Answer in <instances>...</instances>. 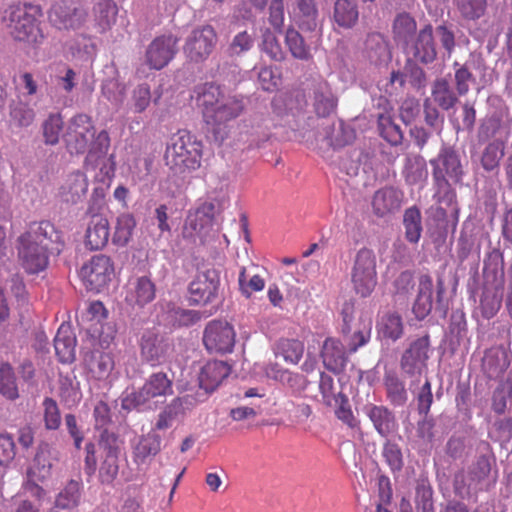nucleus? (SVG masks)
Here are the masks:
<instances>
[{"label":"nucleus","instance_id":"nucleus-1","mask_svg":"<svg viewBox=\"0 0 512 512\" xmlns=\"http://www.w3.org/2000/svg\"><path fill=\"white\" fill-rule=\"evenodd\" d=\"M17 242L19 259L29 274L44 271L50 256H58L65 246L62 232L47 220L31 223Z\"/></svg>","mask_w":512,"mask_h":512},{"label":"nucleus","instance_id":"nucleus-2","mask_svg":"<svg viewBox=\"0 0 512 512\" xmlns=\"http://www.w3.org/2000/svg\"><path fill=\"white\" fill-rule=\"evenodd\" d=\"M393 40L405 57L429 66L438 59V47L431 23L419 29L415 18L409 12L398 13L392 23Z\"/></svg>","mask_w":512,"mask_h":512},{"label":"nucleus","instance_id":"nucleus-3","mask_svg":"<svg viewBox=\"0 0 512 512\" xmlns=\"http://www.w3.org/2000/svg\"><path fill=\"white\" fill-rule=\"evenodd\" d=\"M451 277L444 273L438 274L434 288L432 277L423 274L419 278L418 291L412 305V313L418 321L433 314L437 318H445L449 310L448 285Z\"/></svg>","mask_w":512,"mask_h":512},{"label":"nucleus","instance_id":"nucleus-4","mask_svg":"<svg viewBox=\"0 0 512 512\" xmlns=\"http://www.w3.org/2000/svg\"><path fill=\"white\" fill-rule=\"evenodd\" d=\"M221 269L213 265L197 266L187 286L186 298L190 306L208 307L217 311L225 299Z\"/></svg>","mask_w":512,"mask_h":512},{"label":"nucleus","instance_id":"nucleus-5","mask_svg":"<svg viewBox=\"0 0 512 512\" xmlns=\"http://www.w3.org/2000/svg\"><path fill=\"white\" fill-rule=\"evenodd\" d=\"M43 11L40 5L18 3L10 5L6 10L3 21L15 41L37 46L44 40L40 28Z\"/></svg>","mask_w":512,"mask_h":512},{"label":"nucleus","instance_id":"nucleus-6","mask_svg":"<svg viewBox=\"0 0 512 512\" xmlns=\"http://www.w3.org/2000/svg\"><path fill=\"white\" fill-rule=\"evenodd\" d=\"M202 152V141L190 131L180 130L167 145L164 159L175 175H185L201 167Z\"/></svg>","mask_w":512,"mask_h":512},{"label":"nucleus","instance_id":"nucleus-7","mask_svg":"<svg viewBox=\"0 0 512 512\" xmlns=\"http://www.w3.org/2000/svg\"><path fill=\"white\" fill-rule=\"evenodd\" d=\"M173 375L154 372L145 380L142 387L127 392L121 399V407L127 412H147L153 410L152 399L173 394Z\"/></svg>","mask_w":512,"mask_h":512},{"label":"nucleus","instance_id":"nucleus-8","mask_svg":"<svg viewBox=\"0 0 512 512\" xmlns=\"http://www.w3.org/2000/svg\"><path fill=\"white\" fill-rule=\"evenodd\" d=\"M56 461H58V451L47 441H40L32 462L26 470L24 490L38 500L43 499L46 491L40 484L51 479L52 468Z\"/></svg>","mask_w":512,"mask_h":512},{"label":"nucleus","instance_id":"nucleus-9","mask_svg":"<svg viewBox=\"0 0 512 512\" xmlns=\"http://www.w3.org/2000/svg\"><path fill=\"white\" fill-rule=\"evenodd\" d=\"M123 440L108 429H102L98 439L100 466L98 478L101 484L112 485L119 474L120 458L124 456Z\"/></svg>","mask_w":512,"mask_h":512},{"label":"nucleus","instance_id":"nucleus-10","mask_svg":"<svg viewBox=\"0 0 512 512\" xmlns=\"http://www.w3.org/2000/svg\"><path fill=\"white\" fill-rule=\"evenodd\" d=\"M432 179H447L454 184H463L468 161L455 146L442 144L437 155L429 160Z\"/></svg>","mask_w":512,"mask_h":512},{"label":"nucleus","instance_id":"nucleus-11","mask_svg":"<svg viewBox=\"0 0 512 512\" xmlns=\"http://www.w3.org/2000/svg\"><path fill=\"white\" fill-rule=\"evenodd\" d=\"M96 127L87 114H76L69 121L63 133V142L71 156L84 155L94 137Z\"/></svg>","mask_w":512,"mask_h":512},{"label":"nucleus","instance_id":"nucleus-12","mask_svg":"<svg viewBox=\"0 0 512 512\" xmlns=\"http://www.w3.org/2000/svg\"><path fill=\"white\" fill-rule=\"evenodd\" d=\"M351 281L357 295L366 298L372 294L377 285L376 257L372 250L361 248L357 252Z\"/></svg>","mask_w":512,"mask_h":512},{"label":"nucleus","instance_id":"nucleus-13","mask_svg":"<svg viewBox=\"0 0 512 512\" xmlns=\"http://www.w3.org/2000/svg\"><path fill=\"white\" fill-rule=\"evenodd\" d=\"M217 43L218 35L213 26H198L185 39L183 53L189 63L202 64L213 53Z\"/></svg>","mask_w":512,"mask_h":512},{"label":"nucleus","instance_id":"nucleus-14","mask_svg":"<svg viewBox=\"0 0 512 512\" xmlns=\"http://www.w3.org/2000/svg\"><path fill=\"white\" fill-rule=\"evenodd\" d=\"M138 346L142 362L156 367L164 364L173 351V340L156 329L142 332Z\"/></svg>","mask_w":512,"mask_h":512},{"label":"nucleus","instance_id":"nucleus-15","mask_svg":"<svg viewBox=\"0 0 512 512\" xmlns=\"http://www.w3.org/2000/svg\"><path fill=\"white\" fill-rule=\"evenodd\" d=\"M428 333L408 339L407 347L400 358V368L408 377H419L427 368L430 352Z\"/></svg>","mask_w":512,"mask_h":512},{"label":"nucleus","instance_id":"nucleus-16","mask_svg":"<svg viewBox=\"0 0 512 512\" xmlns=\"http://www.w3.org/2000/svg\"><path fill=\"white\" fill-rule=\"evenodd\" d=\"M114 275L111 258L104 254L94 255L80 270V277L87 291L99 293L105 289Z\"/></svg>","mask_w":512,"mask_h":512},{"label":"nucleus","instance_id":"nucleus-17","mask_svg":"<svg viewBox=\"0 0 512 512\" xmlns=\"http://www.w3.org/2000/svg\"><path fill=\"white\" fill-rule=\"evenodd\" d=\"M87 17V11L77 0H58L48 11L50 23L59 30L80 28Z\"/></svg>","mask_w":512,"mask_h":512},{"label":"nucleus","instance_id":"nucleus-18","mask_svg":"<svg viewBox=\"0 0 512 512\" xmlns=\"http://www.w3.org/2000/svg\"><path fill=\"white\" fill-rule=\"evenodd\" d=\"M477 455L468 469V477L471 483L483 485L488 482L493 484L497 480L496 456L489 442L481 440L476 447Z\"/></svg>","mask_w":512,"mask_h":512},{"label":"nucleus","instance_id":"nucleus-19","mask_svg":"<svg viewBox=\"0 0 512 512\" xmlns=\"http://www.w3.org/2000/svg\"><path fill=\"white\" fill-rule=\"evenodd\" d=\"M235 336L233 326L227 321L212 320L204 328L203 344L209 353H231L235 345Z\"/></svg>","mask_w":512,"mask_h":512},{"label":"nucleus","instance_id":"nucleus-20","mask_svg":"<svg viewBox=\"0 0 512 512\" xmlns=\"http://www.w3.org/2000/svg\"><path fill=\"white\" fill-rule=\"evenodd\" d=\"M179 40V37L172 33L157 36L146 49V64L155 70L166 67L178 52Z\"/></svg>","mask_w":512,"mask_h":512},{"label":"nucleus","instance_id":"nucleus-21","mask_svg":"<svg viewBox=\"0 0 512 512\" xmlns=\"http://www.w3.org/2000/svg\"><path fill=\"white\" fill-rule=\"evenodd\" d=\"M231 367L224 361H209L198 375L199 389L196 393V402L204 401L209 394L214 392L221 382L229 376Z\"/></svg>","mask_w":512,"mask_h":512},{"label":"nucleus","instance_id":"nucleus-22","mask_svg":"<svg viewBox=\"0 0 512 512\" xmlns=\"http://www.w3.org/2000/svg\"><path fill=\"white\" fill-rule=\"evenodd\" d=\"M225 208L224 198H208L199 203L194 210H190L186 217V225L194 232L201 233L212 227L215 217Z\"/></svg>","mask_w":512,"mask_h":512},{"label":"nucleus","instance_id":"nucleus-23","mask_svg":"<svg viewBox=\"0 0 512 512\" xmlns=\"http://www.w3.org/2000/svg\"><path fill=\"white\" fill-rule=\"evenodd\" d=\"M504 254L499 248L488 251L483 260V284L503 291L505 286Z\"/></svg>","mask_w":512,"mask_h":512},{"label":"nucleus","instance_id":"nucleus-24","mask_svg":"<svg viewBox=\"0 0 512 512\" xmlns=\"http://www.w3.org/2000/svg\"><path fill=\"white\" fill-rule=\"evenodd\" d=\"M223 91L215 82H204L195 85L192 89L191 99L195 100L196 106L200 109L204 122L211 117L217 104L223 98Z\"/></svg>","mask_w":512,"mask_h":512},{"label":"nucleus","instance_id":"nucleus-25","mask_svg":"<svg viewBox=\"0 0 512 512\" xmlns=\"http://www.w3.org/2000/svg\"><path fill=\"white\" fill-rule=\"evenodd\" d=\"M348 353V350L339 339L327 337L322 344L320 356L327 370L334 374H340L346 368Z\"/></svg>","mask_w":512,"mask_h":512},{"label":"nucleus","instance_id":"nucleus-26","mask_svg":"<svg viewBox=\"0 0 512 512\" xmlns=\"http://www.w3.org/2000/svg\"><path fill=\"white\" fill-rule=\"evenodd\" d=\"M364 414L372 422L376 432L383 438H388L398 428L395 413L387 406L368 403L363 407Z\"/></svg>","mask_w":512,"mask_h":512},{"label":"nucleus","instance_id":"nucleus-27","mask_svg":"<svg viewBox=\"0 0 512 512\" xmlns=\"http://www.w3.org/2000/svg\"><path fill=\"white\" fill-rule=\"evenodd\" d=\"M317 137L326 141L327 145L333 149H340L353 143L356 131L351 125L339 119L319 130Z\"/></svg>","mask_w":512,"mask_h":512},{"label":"nucleus","instance_id":"nucleus-28","mask_svg":"<svg viewBox=\"0 0 512 512\" xmlns=\"http://www.w3.org/2000/svg\"><path fill=\"white\" fill-rule=\"evenodd\" d=\"M312 94L313 110L319 118H329L336 113L338 98L327 81L323 79L315 81Z\"/></svg>","mask_w":512,"mask_h":512},{"label":"nucleus","instance_id":"nucleus-29","mask_svg":"<svg viewBox=\"0 0 512 512\" xmlns=\"http://www.w3.org/2000/svg\"><path fill=\"white\" fill-rule=\"evenodd\" d=\"M202 312L184 309L172 302H168L163 313L158 316L159 322L169 329L190 327L202 319Z\"/></svg>","mask_w":512,"mask_h":512},{"label":"nucleus","instance_id":"nucleus-30","mask_svg":"<svg viewBox=\"0 0 512 512\" xmlns=\"http://www.w3.org/2000/svg\"><path fill=\"white\" fill-rule=\"evenodd\" d=\"M466 316L463 310H453L444 336L446 349L453 355L468 339Z\"/></svg>","mask_w":512,"mask_h":512},{"label":"nucleus","instance_id":"nucleus-31","mask_svg":"<svg viewBox=\"0 0 512 512\" xmlns=\"http://www.w3.org/2000/svg\"><path fill=\"white\" fill-rule=\"evenodd\" d=\"M156 297V285L149 276H137L129 280L126 300L143 308Z\"/></svg>","mask_w":512,"mask_h":512},{"label":"nucleus","instance_id":"nucleus-32","mask_svg":"<svg viewBox=\"0 0 512 512\" xmlns=\"http://www.w3.org/2000/svg\"><path fill=\"white\" fill-rule=\"evenodd\" d=\"M88 191L86 175L77 170L70 173L59 188V197L62 202L75 205L81 202Z\"/></svg>","mask_w":512,"mask_h":512},{"label":"nucleus","instance_id":"nucleus-33","mask_svg":"<svg viewBox=\"0 0 512 512\" xmlns=\"http://www.w3.org/2000/svg\"><path fill=\"white\" fill-rule=\"evenodd\" d=\"M377 339L387 345L393 344L404 335V323L397 312H387L376 322Z\"/></svg>","mask_w":512,"mask_h":512},{"label":"nucleus","instance_id":"nucleus-34","mask_svg":"<svg viewBox=\"0 0 512 512\" xmlns=\"http://www.w3.org/2000/svg\"><path fill=\"white\" fill-rule=\"evenodd\" d=\"M359 6L357 0H334L331 21L343 30H352L359 23Z\"/></svg>","mask_w":512,"mask_h":512},{"label":"nucleus","instance_id":"nucleus-35","mask_svg":"<svg viewBox=\"0 0 512 512\" xmlns=\"http://www.w3.org/2000/svg\"><path fill=\"white\" fill-rule=\"evenodd\" d=\"M162 438L152 429L138 438L133 445V461L139 466L150 462L161 451Z\"/></svg>","mask_w":512,"mask_h":512},{"label":"nucleus","instance_id":"nucleus-36","mask_svg":"<svg viewBox=\"0 0 512 512\" xmlns=\"http://www.w3.org/2000/svg\"><path fill=\"white\" fill-rule=\"evenodd\" d=\"M403 192L393 186H386L374 193L372 200L373 212L378 217L393 213L401 206Z\"/></svg>","mask_w":512,"mask_h":512},{"label":"nucleus","instance_id":"nucleus-37","mask_svg":"<svg viewBox=\"0 0 512 512\" xmlns=\"http://www.w3.org/2000/svg\"><path fill=\"white\" fill-rule=\"evenodd\" d=\"M110 224L106 217L90 218L85 231V246L91 251L103 249L109 241Z\"/></svg>","mask_w":512,"mask_h":512},{"label":"nucleus","instance_id":"nucleus-38","mask_svg":"<svg viewBox=\"0 0 512 512\" xmlns=\"http://www.w3.org/2000/svg\"><path fill=\"white\" fill-rule=\"evenodd\" d=\"M365 53L369 62L375 66L387 65L392 59L389 43L381 33L367 35Z\"/></svg>","mask_w":512,"mask_h":512},{"label":"nucleus","instance_id":"nucleus-39","mask_svg":"<svg viewBox=\"0 0 512 512\" xmlns=\"http://www.w3.org/2000/svg\"><path fill=\"white\" fill-rule=\"evenodd\" d=\"M383 385L387 401L393 407H404L409 400L405 382L394 370H388L383 377Z\"/></svg>","mask_w":512,"mask_h":512},{"label":"nucleus","instance_id":"nucleus-40","mask_svg":"<svg viewBox=\"0 0 512 512\" xmlns=\"http://www.w3.org/2000/svg\"><path fill=\"white\" fill-rule=\"evenodd\" d=\"M294 5V16L298 27L306 32L316 31L319 25L316 0H294Z\"/></svg>","mask_w":512,"mask_h":512},{"label":"nucleus","instance_id":"nucleus-41","mask_svg":"<svg viewBox=\"0 0 512 512\" xmlns=\"http://www.w3.org/2000/svg\"><path fill=\"white\" fill-rule=\"evenodd\" d=\"M194 402H196L195 398H192L191 395L174 398L160 412L154 428L156 430H165L170 428L175 420L184 415L185 406L193 405Z\"/></svg>","mask_w":512,"mask_h":512},{"label":"nucleus","instance_id":"nucleus-42","mask_svg":"<svg viewBox=\"0 0 512 512\" xmlns=\"http://www.w3.org/2000/svg\"><path fill=\"white\" fill-rule=\"evenodd\" d=\"M76 337L70 325L62 324L54 338L56 356L61 363H72L75 360Z\"/></svg>","mask_w":512,"mask_h":512},{"label":"nucleus","instance_id":"nucleus-43","mask_svg":"<svg viewBox=\"0 0 512 512\" xmlns=\"http://www.w3.org/2000/svg\"><path fill=\"white\" fill-rule=\"evenodd\" d=\"M83 491L84 486L82 480H69L56 495L52 508H56V510L59 511V509L72 510L78 507L83 496Z\"/></svg>","mask_w":512,"mask_h":512},{"label":"nucleus","instance_id":"nucleus-44","mask_svg":"<svg viewBox=\"0 0 512 512\" xmlns=\"http://www.w3.org/2000/svg\"><path fill=\"white\" fill-rule=\"evenodd\" d=\"M110 136L107 130L102 129L95 132L89 148L86 151L84 159L85 166H91L93 169L99 166L100 161L104 160L110 148Z\"/></svg>","mask_w":512,"mask_h":512},{"label":"nucleus","instance_id":"nucleus-45","mask_svg":"<svg viewBox=\"0 0 512 512\" xmlns=\"http://www.w3.org/2000/svg\"><path fill=\"white\" fill-rule=\"evenodd\" d=\"M402 176L409 186L420 184L427 180L428 170L424 157L419 154H407L402 169Z\"/></svg>","mask_w":512,"mask_h":512},{"label":"nucleus","instance_id":"nucleus-46","mask_svg":"<svg viewBox=\"0 0 512 512\" xmlns=\"http://www.w3.org/2000/svg\"><path fill=\"white\" fill-rule=\"evenodd\" d=\"M431 96L434 102L443 110L452 109L458 102L457 91L452 87L448 77L436 78L432 84Z\"/></svg>","mask_w":512,"mask_h":512},{"label":"nucleus","instance_id":"nucleus-47","mask_svg":"<svg viewBox=\"0 0 512 512\" xmlns=\"http://www.w3.org/2000/svg\"><path fill=\"white\" fill-rule=\"evenodd\" d=\"M242 97L228 96L220 100L216 108L206 122H228L237 118L244 110Z\"/></svg>","mask_w":512,"mask_h":512},{"label":"nucleus","instance_id":"nucleus-48","mask_svg":"<svg viewBox=\"0 0 512 512\" xmlns=\"http://www.w3.org/2000/svg\"><path fill=\"white\" fill-rule=\"evenodd\" d=\"M504 150L505 145L501 140H494L485 146L479 159L480 167L485 173L490 176L498 175Z\"/></svg>","mask_w":512,"mask_h":512},{"label":"nucleus","instance_id":"nucleus-49","mask_svg":"<svg viewBox=\"0 0 512 512\" xmlns=\"http://www.w3.org/2000/svg\"><path fill=\"white\" fill-rule=\"evenodd\" d=\"M372 320L360 317L357 324L353 326L351 333L342 335L347 344L349 353H355L360 347L366 345L371 337Z\"/></svg>","mask_w":512,"mask_h":512},{"label":"nucleus","instance_id":"nucleus-50","mask_svg":"<svg viewBox=\"0 0 512 512\" xmlns=\"http://www.w3.org/2000/svg\"><path fill=\"white\" fill-rule=\"evenodd\" d=\"M425 65L420 61L405 57L404 78L407 84L416 91L421 92L428 86V74L424 70Z\"/></svg>","mask_w":512,"mask_h":512},{"label":"nucleus","instance_id":"nucleus-51","mask_svg":"<svg viewBox=\"0 0 512 512\" xmlns=\"http://www.w3.org/2000/svg\"><path fill=\"white\" fill-rule=\"evenodd\" d=\"M402 224L405 230V239L410 244H417L421 238L423 226L422 214L416 205L411 206L404 211Z\"/></svg>","mask_w":512,"mask_h":512},{"label":"nucleus","instance_id":"nucleus-52","mask_svg":"<svg viewBox=\"0 0 512 512\" xmlns=\"http://www.w3.org/2000/svg\"><path fill=\"white\" fill-rule=\"evenodd\" d=\"M472 450L471 440L468 436L464 434L454 433L452 434L445 446L444 451L446 456L451 461H461L464 462L470 455Z\"/></svg>","mask_w":512,"mask_h":512},{"label":"nucleus","instance_id":"nucleus-53","mask_svg":"<svg viewBox=\"0 0 512 512\" xmlns=\"http://www.w3.org/2000/svg\"><path fill=\"white\" fill-rule=\"evenodd\" d=\"M447 211L443 207H437L432 214V223L428 224V234L435 247H441L448 236Z\"/></svg>","mask_w":512,"mask_h":512},{"label":"nucleus","instance_id":"nucleus-54","mask_svg":"<svg viewBox=\"0 0 512 512\" xmlns=\"http://www.w3.org/2000/svg\"><path fill=\"white\" fill-rule=\"evenodd\" d=\"M455 403L458 417L461 421L469 422L472 419L473 398L470 382L458 380L455 388Z\"/></svg>","mask_w":512,"mask_h":512},{"label":"nucleus","instance_id":"nucleus-55","mask_svg":"<svg viewBox=\"0 0 512 512\" xmlns=\"http://www.w3.org/2000/svg\"><path fill=\"white\" fill-rule=\"evenodd\" d=\"M273 350L277 357L281 356L285 362L295 365L303 356L304 344L298 339L280 338L275 342Z\"/></svg>","mask_w":512,"mask_h":512},{"label":"nucleus","instance_id":"nucleus-56","mask_svg":"<svg viewBox=\"0 0 512 512\" xmlns=\"http://www.w3.org/2000/svg\"><path fill=\"white\" fill-rule=\"evenodd\" d=\"M93 12L99 31L104 33L115 23L118 8L114 0H98Z\"/></svg>","mask_w":512,"mask_h":512},{"label":"nucleus","instance_id":"nucleus-57","mask_svg":"<svg viewBox=\"0 0 512 512\" xmlns=\"http://www.w3.org/2000/svg\"><path fill=\"white\" fill-rule=\"evenodd\" d=\"M0 394L9 401L20 397L16 374L9 362L0 364Z\"/></svg>","mask_w":512,"mask_h":512},{"label":"nucleus","instance_id":"nucleus-58","mask_svg":"<svg viewBox=\"0 0 512 512\" xmlns=\"http://www.w3.org/2000/svg\"><path fill=\"white\" fill-rule=\"evenodd\" d=\"M462 20L467 22H477L482 18L488 7L487 0H453Z\"/></svg>","mask_w":512,"mask_h":512},{"label":"nucleus","instance_id":"nucleus-59","mask_svg":"<svg viewBox=\"0 0 512 512\" xmlns=\"http://www.w3.org/2000/svg\"><path fill=\"white\" fill-rule=\"evenodd\" d=\"M433 187L435 189L434 199L439 204H444L447 207H451L455 215L458 214L459 208L457 203V193L451 180L447 179H432Z\"/></svg>","mask_w":512,"mask_h":512},{"label":"nucleus","instance_id":"nucleus-60","mask_svg":"<svg viewBox=\"0 0 512 512\" xmlns=\"http://www.w3.org/2000/svg\"><path fill=\"white\" fill-rule=\"evenodd\" d=\"M377 127L380 136L390 143L392 146H398L402 144L404 139V133L394 119L385 113H380L377 116Z\"/></svg>","mask_w":512,"mask_h":512},{"label":"nucleus","instance_id":"nucleus-61","mask_svg":"<svg viewBox=\"0 0 512 512\" xmlns=\"http://www.w3.org/2000/svg\"><path fill=\"white\" fill-rule=\"evenodd\" d=\"M502 298L503 291L483 286L479 305L482 317L487 320L493 318L501 308Z\"/></svg>","mask_w":512,"mask_h":512},{"label":"nucleus","instance_id":"nucleus-62","mask_svg":"<svg viewBox=\"0 0 512 512\" xmlns=\"http://www.w3.org/2000/svg\"><path fill=\"white\" fill-rule=\"evenodd\" d=\"M136 220L130 213H122L116 219L112 242L116 246L125 247L132 238Z\"/></svg>","mask_w":512,"mask_h":512},{"label":"nucleus","instance_id":"nucleus-63","mask_svg":"<svg viewBox=\"0 0 512 512\" xmlns=\"http://www.w3.org/2000/svg\"><path fill=\"white\" fill-rule=\"evenodd\" d=\"M434 491L427 478L417 481L415 487V506L417 512H435Z\"/></svg>","mask_w":512,"mask_h":512},{"label":"nucleus","instance_id":"nucleus-64","mask_svg":"<svg viewBox=\"0 0 512 512\" xmlns=\"http://www.w3.org/2000/svg\"><path fill=\"white\" fill-rule=\"evenodd\" d=\"M512 406V380L501 381L492 394L491 409L498 415H503Z\"/></svg>","mask_w":512,"mask_h":512}]
</instances>
